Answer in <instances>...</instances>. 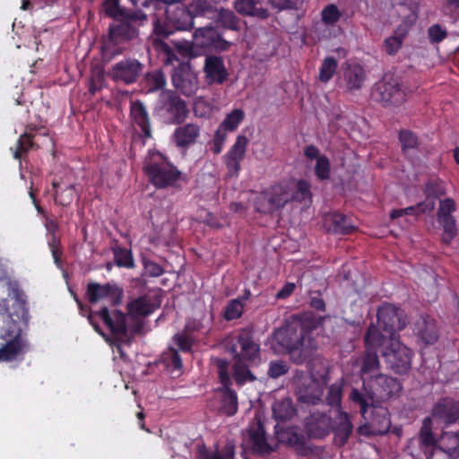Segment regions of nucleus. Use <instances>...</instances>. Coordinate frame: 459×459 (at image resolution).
Here are the masks:
<instances>
[{"label":"nucleus","instance_id":"obj_1","mask_svg":"<svg viewBox=\"0 0 459 459\" xmlns=\"http://www.w3.org/2000/svg\"><path fill=\"white\" fill-rule=\"evenodd\" d=\"M30 321L27 296L19 282L0 276V362H12L29 351L23 327Z\"/></svg>","mask_w":459,"mask_h":459},{"label":"nucleus","instance_id":"obj_2","mask_svg":"<svg viewBox=\"0 0 459 459\" xmlns=\"http://www.w3.org/2000/svg\"><path fill=\"white\" fill-rule=\"evenodd\" d=\"M164 7L162 10H155L152 21V45L154 49L160 55H163L166 65H173L178 60V56L165 41L176 31L190 30L194 27L191 13L187 6L180 4H169L162 1Z\"/></svg>","mask_w":459,"mask_h":459},{"label":"nucleus","instance_id":"obj_3","mask_svg":"<svg viewBox=\"0 0 459 459\" xmlns=\"http://www.w3.org/2000/svg\"><path fill=\"white\" fill-rule=\"evenodd\" d=\"M227 351L232 356L233 378L238 385L256 380L250 368L261 361L260 343L255 339L251 330L240 329L235 335L226 341Z\"/></svg>","mask_w":459,"mask_h":459},{"label":"nucleus","instance_id":"obj_4","mask_svg":"<svg viewBox=\"0 0 459 459\" xmlns=\"http://www.w3.org/2000/svg\"><path fill=\"white\" fill-rule=\"evenodd\" d=\"M273 340L296 365L311 360L316 350V341L311 338L309 329L296 316L274 331Z\"/></svg>","mask_w":459,"mask_h":459},{"label":"nucleus","instance_id":"obj_5","mask_svg":"<svg viewBox=\"0 0 459 459\" xmlns=\"http://www.w3.org/2000/svg\"><path fill=\"white\" fill-rule=\"evenodd\" d=\"M134 17L121 18L110 23L106 38H103L100 47L101 57L104 63H109L126 50L128 43L139 36V26L148 20V15L142 10L130 13Z\"/></svg>","mask_w":459,"mask_h":459},{"label":"nucleus","instance_id":"obj_6","mask_svg":"<svg viewBox=\"0 0 459 459\" xmlns=\"http://www.w3.org/2000/svg\"><path fill=\"white\" fill-rule=\"evenodd\" d=\"M149 182L157 189L175 187L182 172L160 153L152 154L143 165Z\"/></svg>","mask_w":459,"mask_h":459},{"label":"nucleus","instance_id":"obj_7","mask_svg":"<svg viewBox=\"0 0 459 459\" xmlns=\"http://www.w3.org/2000/svg\"><path fill=\"white\" fill-rule=\"evenodd\" d=\"M98 318L103 321L117 342L122 344L130 343L131 336L128 333L126 315L125 313L120 310H115L111 314L107 307H102L99 312L91 313L88 316L90 324L97 333H101V329L97 323Z\"/></svg>","mask_w":459,"mask_h":459},{"label":"nucleus","instance_id":"obj_8","mask_svg":"<svg viewBox=\"0 0 459 459\" xmlns=\"http://www.w3.org/2000/svg\"><path fill=\"white\" fill-rule=\"evenodd\" d=\"M370 96L373 101L383 107H394L403 104L406 95L397 78L385 74L373 85Z\"/></svg>","mask_w":459,"mask_h":459},{"label":"nucleus","instance_id":"obj_9","mask_svg":"<svg viewBox=\"0 0 459 459\" xmlns=\"http://www.w3.org/2000/svg\"><path fill=\"white\" fill-rule=\"evenodd\" d=\"M290 202L289 183L279 182L262 191L256 197L255 205L258 212L272 214Z\"/></svg>","mask_w":459,"mask_h":459},{"label":"nucleus","instance_id":"obj_10","mask_svg":"<svg viewBox=\"0 0 459 459\" xmlns=\"http://www.w3.org/2000/svg\"><path fill=\"white\" fill-rule=\"evenodd\" d=\"M297 399L300 403L316 405L322 402L323 386L306 371L297 369L292 377Z\"/></svg>","mask_w":459,"mask_h":459},{"label":"nucleus","instance_id":"obj_11","mask_svg":"<svg viewBox=\"0 0 459 459\" xmlns=\"http://www.w3.org/2000/svg\"><path fill=\"white\" fill-rule=\"evenodd\" d=\"M160 112L168 124L181 125L189 115L186 102L176 91H163L160 95Z\"/></svg>","mask_w":459,"mask_h":459},{"label":"nucleus","instance_id":"obj_12","mask_svg":"<svg viewBox=\"0 0 459 459\" xmlns=\"http://www.w3.org/2000/svg\"><path fill=\"white\" fill-rule=\"evenodd\" d=\"M145 65L134 56H126L114 64L108 76L117 83L131 85L144 74Z\"/></svg>","mask_w":459,"mask_h":459},{"label":"nucleus","instance_id":"obj_13","mask_svg":"<svg viewBox=\"0 0 459 459\" xmlns=\"http://www.w3.org/2000/svg\"><path fill=\"white\" fill-rule=\"evenodd\" d=\"M385 363L394 373L403 375L409 372L411 368L413 351L403 344L399 338L392 340L381 351Z\"/></svg>","mask_w":459,"mask_h":459},{"label":"nucleus","instance_id":"obj_14","mask_svg":"<svg viewBox=\"0 0 459 459\" xmlns=\"http://www.w3.org/2000/svg\"><path fill=\"white\" fill-rule=\"evenodd\" d=\"M377 325L389 336L399 338L397 333L405 327L406 315L400 307L385 303L377 309Z\"/></svg>","mask_w":459,"mask_h":459},{"label":"nucleus","instance_id":"obj_15","mask_svg":"<svg viewBox=\"0 0 459 459\" xmlns=\"http://www.w3.org/2000/svg\"><path fill=\"white\" fill-rule=\"evenodd\" d=\"M367 73L362 65L355 61H345L341 66V83L349 93L359 91L367 81Z\"/></svg>","mask_w":459,"mask_h":459},{"label":"nucleus","instance_id":"obj_16","mask_svg":"<svg viewBox=\"0 0 459 459\" xmlns=\"http://www.w3.org/2000/svg\"><path fill=\"white\" fill-rule=\"evenodd\" d=\"M86 296L88 301L91 304L104 299H108L112 306H117L122 302L124 291L122 288L114 282H107L105 284L89 282L87 284Z\"/></svg>","mask_w":459,"mask_h":459},{"label":"nucleus","instance_id":"obj_17","mask_svg":"<svg viewBox=\"0 0 459 459\" xmlns=\"http://www.w3.org/2000/svg\"><path fill=\"white\" fill-rule=\"evenodd\" d=\"M456 210L455 202L452 198L440 201L437 214V222L443 229L442 242L449 245L457 235L456 222L452 212Z\"/></svg>","mask_w":459,"mask_h":459},{"label":"nucleus","instance_id":"obj_18","mask_svg":"<svg viewBox=\"0 0 459 459\" xmlns=\"http://www.w3.org/2000/svg\"><path fill=\"white\" fill-rule=\"evenodd\" d=\"M172 84L177 91L186 97L194 96L199 88L197 75L187 63H180L174 69Z\"/></svg>","mask_w":459,"mask_h":459},{"label":"nucleus","instance_id":"obj_19","mask_svg":"<svg viewBox=\"0 0 459 459\" xmlns=\"http://www.w3.org/2000/svg\"><path fill=\"white\" fill-rule=\"evenodd\" d=\"M333 429V420L325 412H311L304 420V429L311 439H322L328 436Z\"/></svg>","mask_w":459,"mask_h":459},{"label":"nucleus","instance_id":"obj_20","mask_svg":"<svg viewBox=\"0 0 459 459\" xmlns=\"http://www.w3.org/2000/svg\"><path fill=\"white\" fill-rule=\"evenodd\" d=\"M195 46L202 48H213L226 51L230 43L222 38V35L212 26H206L195 30L193 35Z\"/></svg>","mask_w":459,"mask_h":459},{"label":"nucleus","instance_id":"obj_21","mask_svg":"<svg viewBox=\"0 0 459 459\" xmlns=\"http://www.w3.org/2000/svg\"><path fill=\"white\" fill-rule=\"evenodd\" d=\"M248 139L246 135L237 136L234 144L225 156V165L230 177H238L241 169V161L245 158Z\"/></svg>","mask_w":459,"mask_h":459},{"label":"nucleus","instance_id":"obj_22","mask_svg":"<svg viewBox=\"0 0 459 459\" xmlns=\"http://www.w3.org/2000/svg\"><path fill=\"white\" fill-rule=\"evenodd\" d=\"M247 443L253 454L258 455H270L274 447L269 444L267 434L262 421H257L247 430Z\"/></svg>","mask_w":459,"mask_h":459},{"label":"nucleus","instance_id":"obj_23","mask_svg":"<svg viewBox=\"0 0 459 459\" xmlns=\"http://www.w3.org/2000/svg\"><path fill=\"white\" fill-rule=\"evenodd\" d=\"M275 432L281 443L294 448L299 455H307L310 454L311 448L307 446L305 436L299 430L298 427L276 428Z\"/></svg>","mask_w":459,"mask_h":459},{"label":"nucleus","instance_id":"obj_24","mask_svg":"<svg viewBox=\"0 0 459 459\" xmlns=\"http://www.w3.org/2000/svg\"><path fill=\"white\" fill-rule=\"evenodd\" d=\"M431 414L436 420L446 426L455 423L459 420V402L443 398L433 406Z\"/></svg>","mask_w":459,"mask_h":459},{"label":"nucleus","instance_id":"obj_25","mask_svg":"<svg viewBox=\"0 0 459 459\" xmlns=\"http://www.w3.org/2000/svg\"><path fill=\"white\" fill-rule=\"evenodd\" d=\"M201 134V126L196 123H186L178 126L172 134L175 145L186 152L189 147L196 143Z\"/></svg>","mask_w":459,"mask_h":459},{"label":"nucleus","instance_id":"obj_26","mask_svg":"<svg viewBox=\"0 0 459 459\" xmlns=\"http://www.w3.org/2000/svg\"><path fill=\"white\" fill-rule=\"evenodd\" d=\"M373 383L376 398L383 401L398 395L403 389L401 382L396 377L385 374L377 375Z\"/></svg>","mask_w":459,"mask_h":459},{"label":"nucleus","instance_id":"obj_27","mask_svg":"<svg viewBox=\"0 0 459 459\" xmlns=\"http://www.w3.org/2000/svg\"><path fill=\"white\" fill-rule=\"evenodd\" d=\"M324 227L328 232L337 235H349L357 230L349 217L338 212L325 215Z\"/></svg>","mask_w":459,"mask_h":459},{"label":"nucleus","instance_id":"obj_28","mask_svg":"<svg viewBox=\"0 0 459 459\" xmlns=\"http://www.w3.org/2000/svg\"><path fill=\"white\" fill-rule=\"evenodd\" d=\"M204 71L211 83L223 84L229 77V73L221 56H207L204 61Z\"/></svg>","mask_w":459,"mask_h":459},{"label":"nucleus","instance_id":"obj_29","mask_svg":"<svg viewBox=\"0 0 459 459\" xmlns=\"http://www.w3.org/2000/svg\"><path fill=\"white\" fill-rule=\"evenodd\" d=\"M44 226L48 232V246L51 251L54 262L57 266H60L62 250L60 238L57 235L59 223L56 219L45 215Z\"/></svg>","mask_w":459,"mask_h":459},{"label":"nucleus","instance_id":"obj_30","mask_svg":"<svg viewBox=\"0 0 459 459\" xmlns=\"http://www.w3.org/2000/svg\"><path fill=\"white\" fill-rule=\"evenodd\" d=\"M130 117L133 124L139 127L143 138L152 137V126L148 111L141 100L131 102Z\"/></svg>","mask_w":459,"mask_h":459},{"label":"nucleus","instance_id":"obj_31","mask_svg":"<svg viewBox=\"0 0 459 459\" xmlns=\"http://www.w3.org/2000/svg\"><path fill=\"white\" fill-rule=\"evenodd\" d=\"M331 431L333 432L334 440L338 446H342L348 442L353 431V425L347 412L338 411Z\"/></svg>","mask_w":459,"mask_h":459},{"label":"nucleus","instance_id":"obj_32","mask_svg":"<svg viewBox=\"0 0 459 459\" xmlns=\"http://www.w3.org/2000/svg\"><path fill=\"white\" fill-rule=\"evenodd\" d=\"M359 365V374L362 378L365 377L374 380L376 376L381 374L380 360L377 351L365 349V351L358 359Z\"/></svg>","mask_w":459,"mask_h":459},{"label":"nucleus","instance_id":"obj_33","mask_svg":"<svg viewBox=\"0 0 459 459\" xmlns=\"http://www.w3.org/2000/svg\"><path fill=\"white\" fill-rule=\"evenodd\" d=\"M397 339L398 337L389 336L383 332L377 325L370 324L364 336L365 349L374 351L380 347L385 349L392 340Z\"/></svg>","mask_w":459,"mask_h":459},{"label":"nucleus","instance_id":"obj_34","mask_svg":"<svg viewBox=\"0 0 459 459\" xmlns=\"http://www.w3.org/2000/svg\"><path fill=\"white\" fill-rule=\"evenodd\" d=\"M415 334L426 345L434 344L438 340V330L435 320L422 318L415 325Z\"/></svg>","mask_w":459,"mask_h":459},{"label":"nucleus","instance_id":"obj_35","mask_svg":"<svg viewBox=\"0 0 459 459\" xmlns=\"http://www.w3.org/2000/svg\"><path fill=\"white\" fill-rule=\"evenodd\" d=\"M370 426L377 435L386 434L391 428L390 413L386 407L375 406L371 411Z\"/></svg>","mask_w":459,"mask_h":459},{"label":"nucleus","instance_id":"obj_36","mask_svg":"<svg viewBox=\"0 0 459 459\" xmlns=\"http://www.w3.org/2000/svg\"><path fill=\"white\" fill-rule=\"evenodd\" d=\"M261 0H235V10L243 16L256 17L262 20L269 17L266 8L257 7Z\"/></svg>","mask_w":459,"mask_h":459},{"label":"nucleus","instance_id":"obj_37","mask_svg":"<svg viewBox=\"0 0 459 459\" xmlns=\"http://www.w3.org/2000/svg\"><path fill=\"white\" fill-rule=\"evenodd\" d=\"M187 7L193 21L196 17L214 19L218 9L215 0H193Z\"/></svg>","mask_w":459,"mask_h":459},{"label":"nucleus","instance_id":"obj_38","mask_svg":"<svg viewBox=\"0 0 459 459\" xmlns=\"http://www.w3.org/2000/svg\"><path fill=\"white\" fill-rule=\"evenodd\" d=\"M272 410L273 418L277 421L281 422L291 420L297 413V410L290 397L275 401Z\"/></svg>","mask_w":459,"mask_h":459},{"label":"nucleus","instance_id":"obj_39","mask_svg":"<svg viewBox=\"0 0 459 459\" xmlns=\"http://www.w3.org/2000/svg\"><path fill=\"white\" fill-rule=\"evenodd\" d=\"M435 208V201L425 199L415 205H411L403 209H394L391 212L390 217L397 219L403 215L419 216L423 213L430 212Z\"/></svg>","mask_w":459,"mask_h":459},{"label":"nucleus","instance_id":"obj_40","mask_svg":"<svg viewBox=\"0 0 459 459\" xmlns=\"http://www.w3.org/2000/svg\"><path fill=\"white\" fill-rule=\"evenodd\" d=\"M54 201L57 205L64 207L69 206L78 195V191L74 184H70L65 188H61L59 183L53 182Z\"/></svg>","mask_w":459,"mask_h":459},{"label":"nucleus","instance_id":"obj_41","mask_svg":"<svg viewBox=\"0 0 459 459\" xmlns=\"http://www.w3.org/2000/svg\"><path fill=\"white\" fill-rule=\"evenodd\" d=\"M364 390L365 392L352 388L349 398L353 403L359 405L360 413L362 417L365 418L368 408L375 407L374 403L376 395L374 394V391L368 392L365 387Z\"/></svg>","mask_w":459,"mask_h":459},{"label":"nucleus","instance_id":"obj_42","mask_svg":"<svg viewBox=\"0 0 459 459\" xmlns=\"http://www.w3.org/2000/svg\"><path fill=\"white\" fill-rule=\"evenodd\" d=\"M128 316L133 318L146 317L152 313V306L146 296H140L126 305Z\"/></svg>","mask_w":459,"mask_h":459},{"label":"nucleus","instance_id":"obj_43","mask_svg":"<svg viewBox=\"0 0 459 459\" xmlns=\"http://www.w3.org/2000/svg\"><path fill=\"white\" fill-rule=\"evenodd\" d=\"M102 7L105 15L114 21L123 17L132 19L134 16L131 15L130 13L136 11L122 6L120 0H105L102 4Z\"/></svg>","mask_w":459,"mask_h":459},{"label":"nucleus","instance_id":"obj_44","mask_svg":"<svg viewBox=\"0 0 459 459\" xmlns=\"http://www.w3.org/2000/svg\"><path fill=\"white\" fill-rule=\"evenodd\" d=\"M215 18L217 22L223 28L233 31L240 30V19L232 10L223 7L217 9Z\"/></svg>","mask_w":459,"mask_h":459},{"label":"nucleus","instance_id":"obj_45","mask_svg":"<svg viewBox=\"0 0 459 459\" xmlns=\"http://www.w3.org/2000/svg\"><path fill=\"white\" fill-rule=\"evenodd\" d=\"M289 193L290 195V202H305L309 204L312 202L311 185L305 179H300L297 182L296 189L294 191L291 184L289 183Z\"/></svg>","mask_w":459,"mask_h":459},{"label":"nucleus","instance_id":"obj_46","mask_svg":"<svg viewBox=\"0 0 459 459\" xmlns=\"http://www.w3.org/2000/svg\"><path fill=\"white\" fill-rule=\"evenodd\" d=\"M39 145L34 142V138L27 134H21L14 147H11L13 156L15 160L24 159L30 150L38 149Z\"/></svg>","mask_w":459,"mask_h":459},{"label":"nucleus","instance_id":"obj_47","mask_svg":"<svg viewBox=\"0 0 459 459\" xmlns=\"http://www.w3.org/2000/svg\"><path fill=\"white\" fill-rule=\"evenodd\" d=\"M166 84V77L161 70H153L145 74V85L148 92L164 90Z\"/></svg>","mask_w":459,"mask_h":459},{"label":"nucleus","instance_id":"obj_48","mask_svg":"<svg viewBox=\"0 0 459 459\" xmlns=\"http://www.w3.org/2000/svg\"><path fill=\"white\" fill-rule=\"evenodd\" d=\"M238 395L231 388L223 389L221 396V411L227 416H233L238 411Z\"/></svg>","mask_w":459,"mask_h":459},{"label":"nucleus","instance_id":"obj_49","mask_svg":"<svg viewBox=\"0 0 459 459\" xmlns=\"http://www.w3.org/2000/svg\"><path fill=\"white\" fill-rule=\"evenodd\" d=\"M112 252L117 266L127 269L134 267V261L131 250L116 245L112 247Z\"/></svg>","mask_w":459,"mask_h":459},{"label":"nucleus","instance_id":"obj_50","mask_svg":"<svg viewBox=\"0 0 459 459\" xmlns=\"http://www.w3.org/2000/svg\"><path fill=\"white\" fill-rule=\"evenodd\" d=\"M190 329V324L186 323L182 332L173 335L172 342L182 352H191L195 342L194 338L188 330Z\"/></svg>","mask_w":459,"mask_h":459},{"label":"nucleus","instance_id":"obj_51","mask_svg":"<svg viewBox=\"0 0 459 459\" xmlns=\"http://www.w3.org/2000/svg\"><path fill=\"white\" fill-rule=\"evenodd\" d=\"M338 62L333 56H326L319 67L318 80L321 82H328L335 74Z\"/></svg>","mask_w":459,"mask_h":459},{"label":"nucleus","instance_id":"obj_52","mask_svg":"<svg viewBox=\"0 0 459 459\" xmlns=\"http://www.w3.org/2000/svg\"><path fill=\"white\" fill-rule=\"evenodd\" d=\"M438 443L440 449L451 456L459 446V435L455 432H443Z\"/></svg>","mask_w":459,"mask_h":459},{"label":"nucleus","instance_id":"obj_53","mask_svg":"<svg viewBox=\"0 0 459 459\" xmlns=\"http://www.w3.org/2000/svg\"><path fill=\"white\" fill-rule=\"evenodd\" d=\"M399 141L403 153H408L411 150L418 149L420 145L417 134L407 129L400 130Z\"/></svg>","mask_w":459,"mask_h":459},{"label":"nucleus","instance_id":"obj_54","mask_svg":"<svg viewBox=\"0 0 459 459\" xmlns=\"http://www.w3.org/2000/svg\"><path fill=\"white\" fill-rule=\"evenodd\" d=\"M244 117L245 113L241 108L233 109L230 113L227 114L220 126L228 132H233L238 127Z\"/></svg>","mask_w":459,"mask_h":459},{"label":"nucleus","instance_id":"obj_55","mask_svg":"<svg viewBox=\"0 0 459 459\" xmlns=\"http://www.w3.org/2000/svg\"><path fill=\"white\" fill-rule=\"evenodd\" d=\"M244 311L243 301L240 299H233L229 301L223 312V317L231 321L241 317Z\"/></svg>","mask_w":459,"mask_h":459},{"label":"nucleus","instance_id":"obj_56","mask_svg":"<svg viewBox=\"0 0 459 459\" xmlns=\"http://www.w3.org/2000/svg\"><path fill=\"white\" fill-rule=\"evenodd\" d=\"M425 194L427 195L426 199L429 200L434 201L435 199L440 198L442 195L446 194V189L443 182L437 178L429 179L426 183Z\"/></svg>","mask_w":459,"mask_h":459},{"label":"nucleus","instance_id":"obj_57","mask_svg":"<svg viewBox=\"0 0 459 459\" xmlns=\"http://www.w3.org/2000/svg\"><path fill=\"white\" fill-rule=\"evenodd\" d=\"M342 399V385L333 383L328 387L326 395V403L333 408H341Z\"/></svg>","mask_w":459,"mask_h":459},{"label":"nucleus","instance_id":"obj_58","mask_svg":"<svg viewBox=\"0 0 459 459\" xmlns=\"http://www.w3.org/2000/svg\"><path fill=\"white\" fill-rule=\"evenodd\" d=\"M404 38L405 33L399 32L398 30L394 32V36L386 38L384 40V48L385 52L391 56L395 55L401 48Z\"/></svg>","mask_w":459,"mask_h":459},{"label":"nucleus","instance_id":"obj_59","mask_svg":"<svg viewBox=\"0 0 459 459\" xmlns=\"http://www.w3.org/2000/svg\"><path fill=\"white\" fill-rule=\"evenodd\" d=\"M315 175L317 179L324 181L330 178L331 176V163L325 155L318 157L315 169Z\"/></svg>","mask_w":459,"mask_h":459},{"label":"nucleus","instance_id":"obj_60","mask_svg":"<svg viewBox=\"0 0 459 459\" xmlns=\"http://www.w3.org/2000/svg\"><path fill=\"white\" fill-rule=\"evenodd\" d=\"M341 16L342 13L334 4H327L321 12L322 22L326 25H334Z\"/></svg>","mask_w":459,"mask_h":459},{"label":"nucleus","instance_id":"obj_61","mask_svg":"<svg viewBox=\"0 0 459 459\" xmlns=\"http://www.w3.org/2000/svg\"><path fill=\"white\" fill-rule=\"evenodd\" d=\"M290 367L282 359L271 360L268 365L267 376L270 378L277 379L288 373Z\"/></svg>","mask_w":459,"mask_h":459},{"label":"nucleus","instance_id":"obj_62","mask_svg":"<svg viewBox=\"0 0 459 459\" xmlns=\"http://www.w3.org/2000/svg\"><path fill=\"white\" fill-rule=\"evenodd\" d=\"M431 420L426 418L420 432V444L424 446H433L437 443L436 437L430 428Z\"/></svg>","mask_w":459,"mask_h":459},{"label":"nucleus","instance_id":"obj_63","mask_svg":"<svg viewBox=\"0 0 459 459\" xmlns=\"http://www.w3.org/2000/svg\"><path fill=\"white\" fill-rule=\"evenodd\" d=\"M104 71L100 68L92 71L89 83V92L94 95L104 86Z\"/></svg>","mask_w":459,"mask_h":459},{"label":"nucleus","instance_id":"obj_64","mask_svg":"<svg viewBox=\"0 0 459 459\" xmlns=\"http://www.w3.org/2000/svg\"><path fill=\"white\" fill-rule=\"evenodd\" d=\"M163 359L174 369H181L183 367L182 359L178 353V351L174 347H169L168 351L163 353Z\"/></svg>","mask_w":459,"mask_h":459}]
</instances>
